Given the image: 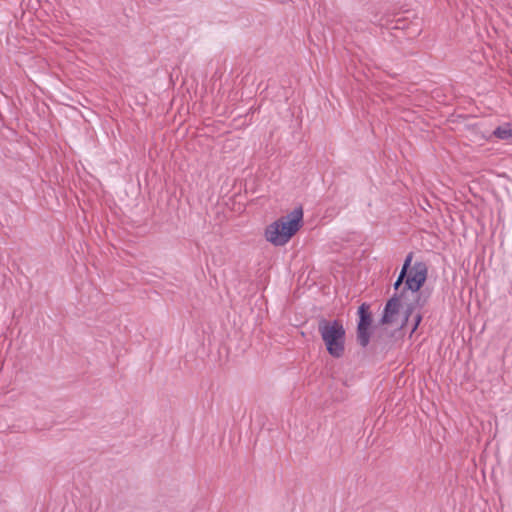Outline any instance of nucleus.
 I'll list each match as a JSON object with an SVG mask.
<instances>
[{
    "instance_id": "1",
    "label": "nucleus",
    "mask_w": 512,
    "mask_h": 512,
    "mask_svg": "<svg viewBox=\"0 0 512 512\" xmlns=\"http://www.w3.org/2000/svg\"><path fill=\"white\" fill-rule=\"evenodd\" d=\"M303 225V209L295 208L289 214L281 216L268 224L264 230V238L274 246L286 245Z\"/></svg>"
},
{
    "instance_id": "2",
    "label": "nucleus",
    "mask_w": 512,
    "mask_h": 512,
    "mask_svg": "<svg viewBox=\"0 0 512 512\" xmlns=\"http://www.w3.org/2000/svg\"><path fill=\"white\" fill-rule=\"evenodd\" d=\"M318 331L327 352L334 358H340L345 352L346 331L341 321L321 319Z\"/></svg>"
},
{
    "instance_id": "3",
    "label": "nucleus",
    "mask_w": 512,
    "mask_h": 512,
    "mask_svg": "<svg viewBox=\"0 0 512 512\" xmlns=\"http://www.w3.org/2000/svg\"><path fill=\"white\" fill-rule=\"evenodd\" d=\"M412 254L410 253L403 264L394 288L398 289L405 279L406 287L412 292H418L427 280L428 267L424 262H415L411 266Z\"/></svg>"
},
{
    "instance_id": "4",
    "label": "nucleus",
    "mask_w": 512,
    "mask_h": 512,
    "mask_svg": "<svg viewBox=\"0 0 512 512\" xmlns=\"http://www.w3.org/2000/svg\"><path fill=\"white\" fill-rule=\"evenodd\" d=\"M403 297L404 292L401 293L399 297H392L387 302L382 317V322L384 324H397L402 327L407 323L409 315L412 312V308L410 306H407V308L404 311V314H401Z\"/></svg>"
},
{
    "instance_id": "5",
    "label": "nucleus",
    "mask_w": 512,
    "mask_h": 512,
    "mask_svg": "<svg viewBox=\"0 0 512 512\" xmlns=\"http://www.w3.org/2000/svg\"><path fill=\"white\" fill-rule=\"evenodd\" d=\"M359 323L357 330V339L361 346L365 347L369 343V327L371 325V315L369 306L363 303L358 309Z\"/></svg>"
},
{
    "instance_id": "6",
    "label": "nucleus",
    "mask_w": 512,
    "mask_h": 512,
    "mask_svg": "<svg viewBox=\"0 0 512 512\" xmlns=\"http://www.w3.org/2000/svg\"><path fill=\"white\" fill-rule=\"evenodd\" d=\"M493 134L495 137L505 140L510 138L511 128L508 125L500 126L494 130Z\"/></svg>"
},
{
    "instance_id": "7",
    "label": "nucleus",
    "mask_w": 512,
    "mask_h": 512,
    "mask_svg": "<svg viewBox=\"0 0 512 512\" xmlns=\"http://www.w3.org/2000/svg\"><path fill=\"white\" fill-rule=\"evenodd\" d=\"M421 319H422L421 315L418 314L415 316V323H414L412 331H415L417 329L418 325L421 322Z\"/></svg>"
},
{
    "instance_id": "8",
    "label": "nucleus",
    "mask_w": 512,
    "mask_h": 512,
    "mask_svg": "<svg viewBox=\"0 0 512 512\" xmlns=\"http://www.w3.org/2000/svg\"><path fill=\"white\" fill-rule=\"evenodd\" d=\"M510 138H512V128H511V136H510Z\"/></svg>"
}]
</instances>
